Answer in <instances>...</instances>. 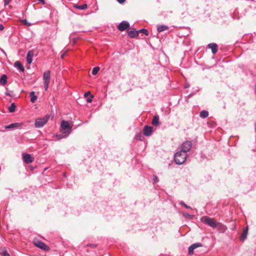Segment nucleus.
Here are the masks:
<instances>
[{
  "mask_svg": "<svg viewBox=\"0 0 256 256\" xmlns=\"http://www.w3.org/2000/svg\"><path fill=\"white\" fill-rule=\"evenodd\" d=\"M186 158L187 154L180 150L175 154L174 160L176 164H182L186 160Z\"/></svg>",
  "mask_w": 256,
  "mask_h": 256,
  "instance_id": "nucleus-1",
  "label": "nucleus"
},
{
  "mask_svg": "<svg viewBox=\"0 0 256 256\" xmlns=\"http://www.w3.org/2000/svg\"><path fill=\"white\" fill-rule=\"evenodd\" d=\"M50 118V116L47 115L44 118H37L34 123L35 127L40 128L43 127L48 122Z\"/></svg>",
  "mask_w": 256,
  "mask_h": 256,
  "instance_id": "nucleus-2",
  "label": "nucleus"
},
{
  "mask_svg": "<svg viewBox=\"0 0 256 256\" xmlns=\"http://www.w3.org/2000/svg\"><path fill=\"white\" fill-rule=\"evenodd\" d=\"M201 221L208 226L216 228L217 226V222L213 218L206 216H204L201 218Z\"/></svg>",
  "mask_w": 256,
  "mask_h": 256,
  "instance_id": "nucleus-3",
  "label": "nucleus"
},
{
  "mask_svg": "<svg viewBox=\"0 0 256 256\" xmlns=\"http://www.w3.org/2000/svg\"><path fill=\"white\" fill-rule=\"evenodd\" d=\"M50 70H46L44 73L43 79L44 80V88L45 90H46L48 89L50 82Z\"/></svg>",
  "mask_w": 256,
  "mask_h": 256,
  "instance_id": "nucleus-4",
  "label": "nucleus"
},
{
  "mask_svg": "<svg viewBox=\"0 0 256 256\" xmlns=\"http://www.w3.org/2000/svg\"><path fill=\"white\" fill-rule=\"evenodd\" d=\"M192 147V142L191 141L187 140L184 142L181 146L182 150L180 151H182L185 153L187 154V152H189Z\"/></svg>",
  "mask_w": 256,
  "mask_h": 256,
  "instance_id": "nucleus-5",
  "label": "nucleus"
},
{
  "mask_svg": "<svg viewBox=\"0 0 256 256\" xmlns=\"http://www.w3.org/2000/svg\"><path fill=\"white\" fill-rule=\"evenodd\" d=\"M61 128L64 130L63 134H69L71 132V126L67 121L62 120L61 122Z\"/></svg>",
  "mask_w": 256,
  "mask_h": 256,
  "instance_id": "nucleus-6",
  "label": "nucleus"
},
{
  "mask_svg": "<svg viewBox=\"0 0 256 256\" xmlns=\"http://www.w3.org/2000/svg\"><path fill=\"white\" fill-rule=\"evenodd\" d=\"M34 245L41 250L48 252L50 250L49 247L44 242L40 240H36L34 242Z\"/></svg>",
  "mask_w": 256,
  "mask_h": 256,
  "instance_id": "nucleus-7",
  "label": "nucleus"
},
{
  "mask_svg": "<svg viewBox=\"0 0 256 256\" xmlns=\"http://www.w3.org/2000/svg\"><path fill=\"white\" fill-rule=\"evenodd\" d=\"M130 27V24L127 21H122L119 24L118 28L119 30L122 32L128 29Z\"/></svg>",
  "mask_w": 256,
  "mask_h": 256,
  "instance_id": "nucleus-8",
  "label": "nucleus"
},
{
  "mask_svg": "<svg viewBox=\"0 0 256 256\" xmlns=\"http://www.w3.org/2000/svg\"><path fill=\"white\" fill-rule=\"evenodd\" d=\"M22 160L25 163L28 164L34 160V158L30 154H22Z\"/></svg>",
  "mask_w": 256,
  "mask_h": 256,
  "instance_id": "nucleus-9",
  "label": "nucleus"
},
{
  "mask_svg": "<svg viewBox=\"0 0 256 256\" xmlns=\"http://www.w3.org/2000/svg\"><path fill=\"white\" fill-rule=\"evenodd\" d=\"M153 128L152 126H145L144 128V135L146 136H150L152 133Z\"/></svg>",
  "mask_w": 256,
  "mask_h": 256,
  "instance_id": "nucleus-10",
  "label": "nucleus"
},
{
  "mask_svg": "<svg viewBox=\"0 0 256 256\" xmlns=\"http://www.w3.org/2000/svg\"><path fill=\"white\" fill-rule=\"evenodd\" d=\"M202 244L200 243H196L192 244L188 248V254H194V250L197 248L200 247Z\"/></svg>",
  "mask_w": 256,
  "mask_h": 256,
  "instance_id": "nucleus-11",
  "label": "nucleus"
},
{
  "mask_svg": "<svg viewBox=\"0 0 256 256\" xmlns=\"http://www.w3.org/2000/svg\"><path fill=\"white\" fill-rule=\"evenodd\" d=\"M22 125H23V124L22 123L15 122V123L11 124L9 125L6 126H5V128L6 129H10V128L14 129V128H18L22 126Z\"/></svg>",
  "mask_w": 256,
  "mask_h": 256,
  "instance_id": "nucleus-12",
  "label": "nucleus"
},
{
  "mask_svg": "<svg viewBox=\"0 0 256 256\" xmlns=\"http://www.w3.org/2000/svg\"><path fill=\"white\" fill-rule=\"evenodd\" d=\"M34 53L32 50H30L26 55V62L28 64H30L32 62V58Z\"/></svg>",
  "mask_w": 256,
  "mask_h": 256,
  "instance_id": "nucleus-13",
  "label": "nucleus"
},
{
  "mask_svg": "<svg viewBox=\"0 0 256 256\" xmlns=\"http://www.w3.org/2000/svg\"><path fill=\"white\" fill-rule=\"evenodd\" d=\"M8 82V76L6 74H2L0 78V84L5 86Z\"/></svg>",
  "mask_w": 256,
  "mask_h": 256,
  "instance_id": "nucleus-14",
  "label": "nucleus"
},
{
  "mask_svg": "<svg viewBox=\"0 0 256 256\" xmlns=\"http://www.w3.org/2000/svg\"><path fill=\"white\" fill-rule=\"evenodd\" d=\"M152 123L154 126H158L160 124L159 116L158 115H155L154 116Z\"/></svg>",
  "mask_w": 256,
  "mask_h": 256,
  "instance_id": "nucleus-15",
  "label": "nucleus"
},
{
  "mask_svg": "<svg viewBox=\"0 0 256 256\" xmlns=\"http://www.w3.org/2000/svg\"><path fill=\"white\" fill-rule=\"evenodd\" d=\"M128 36L131 38H134L138 36V31L135 30H130L128 31Z\"/></svg>",
  "mask_w": 256,
  "mask_h": 256,
  "instance_id": "nucleus-16",
  "label": "nucleus"
},
{
  "mask_svg": "<svg viewBox=\"0 0 256 256\" xmlns=\"http://www.w3.org/2000/svg\"><path fill=\"white\" fill-rule=\"evenodd\" d=\"M248 232V227L246 226L243 230V232L241 235L240 236V240L242 241H244L246 238L247 236Z\"/></svg>",
  "mask_w": 256,
  "mask_h": 256,
  "instance_id": "nucleus-17",
  "label": "nucleus"
},
{
  "mask_svg": "<svg viewBox=\"0 0 256 256\" xmlns=\"http://www.w3.org/2000/svg\"><path fill=\"white\" fill-rule=\"evenodd\" d=\"M14 66L15 68H18L20 71L22 72H24V67L22 66L20 62L19 61H16V62H15Z\"/></svg>",
  "mask_w": 256,
  "mask_h": 256,
  "instance_id": "nucleus-18",
  "label": "nucleus"
},
{
  "mask_svg": "<svg viewBox=\"0 0 256 256\" xmlns=\"http://www.w3.org/2000/svg\"><path fill=\"white\" fill-rule=\"evenodd\" d=\"M30 102L32 103H34L37 100V96H36L34 92H30Z\"/></svg>",
  "mask_w": 256,
  "mask_h": 256,
  "instance_id": "nucleus-19",
  "label": "nucleus"
},
{
  "mask_svg": "<svg viewBox=\"0 0 256 256\" xmlns=\"http://www.w3.org/2000/svg\"><path fill=\"white\" fill-rule=\"evenodd\" d=\"M168 29V27L165 25H160L158 26L157 30L158 32H162Z\"/></svg>",
  "mask_w": 256,
  "mask_h": 256,
  "instance_id": "nucleus-20",
  "label": "nucleus"
},
{
  "mask_svg": "<svg viewBox=\"0 0 256 256\" xmlns=\"http://www.w3.org/2000/svg\"><path fill=\"white\" fill-rule=\"evenodd\" d=\"M208 116V112L206 110H203L200 112V116L202 118H206Z\"/></svg>",
  "mask_w": 256,
  "mask_h": 256,
  "instance_id": "nucleus-21",
  "label": "nucleus"
},
{
  "mask_svg": "<svg viewBox=\"0 0 256 256\" xmlns=\"http://www.w3.org/2000/svg\"><path fill=\"white\" fill-rule=\"evenodd\" d=\"M74 7L77 9L79 10H85L87 8L88 5L87 4H85L82 5H77L76 4L74 6Z\"/></svg>",
  "mask_w": 256,
  "mask_h": 256,
  "instance_id": "nucleus-22",
  "label": "nucleus"
},
{
  "mask_svg": "<svg viewBox=\"0 0 256 256\" xmlns=\"http://www.w3.org/2000/svg\"><path fill=\"white\" fill-rule=\"evenodd\" d=\"M16 106L14 103H12L10 106L8 107V110L9 112H13L16 110Z\"/></svg>",
  "mask_w": 256,
  "mask_h": 256,
  "instance_id": "nucleus-23",
  "label": "nucleus"
},
{
  "mask_svg": "<svg viewBox=\"0 0 256 256\" xmlns=\"http://www.w3.org/2000/svg\"><path fill=\"white\" fill-rule=\"evenodd\" d=\"M137 31H138V34H139V33H142V34H144L146 36H148V34H149L148 30L146 29H145V28H142V29L139 30H138Z\"/></svg>",
  "mask_w": 256,
  "mask_h": 256,
  "instance_id": "nucleus-24",
  "label": "nucleus"
},
{
  "mask_svg": "<svg viewBox=\"0 0 256 256\" xmlns=\"http://www.w3.org/2000/svg\"><path fill=\"white\" fill-rule=\"evenodd\" d=\"M0 254L3 256H10L6 248H2L1 250Z\"/></svg>",
  "mask_w": 256,
  "mask_h": 256,
  "instance_id": "nucleus-25",
  "label": "nucleus"
},
{
  "mask_svg": "<svg viewBox=\"0 0 256 256\" xmlns=\"http://www.w3.org/2000/svg\"><path fill=\"white\" fill-rule=\"evenodd\" d=\"M99 70L100 68L98 66L94 67L92 70V74L93 75H96Z\"/></svg>",
  "mask_w": 256,
  "mask_h": 256,
  "instance_id": "nucleus-26",
  "label": "nucleus"
},
{
  "mask_svg": "<svg viewBox=\"0 0 256 256\" xmlns=\"http://www.w3.org/2000/svg\"><path fill=\"white\" fill-rule=\"evenodd\" d=\"M218 45L216 43H210L208 45L207 48H217Z\"/></svg>",
  "mask_w": 256,
  "mask_h": 256,
  "instance_id": "nucleus-27",
  "label": "nucleus"
},
{
  "mask_svg": "<svg viewBox=\"0 0 256 256\" xmlns=\"http://www.w3.org/2000/svg\"><path fill=\"white\" fill-rule=\"evenodd\" d=\"M66 135L64 136L62 134H57L56 136V137L58 139V140H60L62 138H66L68 136V134H65Z\"/></svg>",
  "mask_w": 256,
  "mask_h": 256,
  "instance_id": "nucleus-28",
  "label": "nucleus"
},
{
  "mask_svg": "<svg viewBox=\"0 0 256 256\" xmlns=\"http://www.w3.org/2000/svg\"><path fill=\"white\" fill-rule=\"evenodd\" d=\"M5 94L6 96H12V94H13V92L10 91V90H6V91Z\"/></svg>",
  "mask_w": 256,
  "mask_h": 256,
  "instance_id": "nucleus-29",
  "label": "nucleus"
},
{
  "mask_svg": "<svg viewBox=\"0 0 256 256\" xmlns=\"http://www.w3.org/2000/svg\"><path fill=\"white\" fill-rule=\"evenodd\" d=\"M180 204L182 206H183L184 208H188V209H191L192 208L188 206V205H186V204H184V202H182L180 203Z\"/></svg>",
  "mask_w": 256,
  "mask_h": 256,
  "instance_id": "nucleus-30",
  "label": "nucleus"
},
{
  "mask_svg": "<svg viewBox=\"0 0 256 256\" xmlns=\"http://www.w3.org/2000/svg\"><path fill=\"white\" fill-rule=\"evenodd\" d=\"M153 180L154 183H156L158 181V178L156 176H154L153 178Z\"/></svg>",
  "mask_w": 256,
  "mask_h": 256,
  "instance_id": "nucleus-31",
  "label": "nucleus"
},
{
  "mask_svg": "<svg viewBox=\"0 0 256 256\" xmlns=\"http://www.w3.org/2000/svg\"><path fill=\"white\" fill-rule=\"evenodd\" d=\"M94 98V96L91 95L87 99L88 102H92V99Z\"/></svg>",
  "mask_w": 256,
  "mask_h": 256,
  "instance_id": "nucleus-32",
  "label": "nucleus"
},
{
  "mask_svg": "<svg viewBox=\"0 0 256 256\" xmlns=\"http://www.w3.org/2000/svg\"><path fill=\"white\" fill-rule=\"evenodd\" d=\"M12 0H4L5 6L8 4Z\"/></svg>",
  "mask_w": 256,
  "mask_h": 256,
  "instance_id": "nucleus-33",
  "label": "nucleus"
},
{
  "mask_svg": "<svg viewBox=\"0 0 256 256\" xmlns=\"http://www.w3.org/2000/svg\"><path fill=\"white\" fill-rule=\"evenodd\" d=\"M22 22H24V23L25 24H26V25H27V26H30V23H29V22H28L26 21V20H22Z\"/></svg>",
  "mask_w": 256,
  "mask_h": 256,
  "instance_id": "nucleus-34",
  "label": "nucleus"
},
{
  "mask_svg": "<svg viewBox=\"0 0 256 256\" xmlns=\"http://www.w3.org/2000/svg\"><path fill=\"white\" fill-rule=\"evenodd\" d=\"M211 50H212V53L213 54H215L217 52L218 49H211Z\"/></svg>",
  "mask_w": 256,
  "mask_h": 256,
  "instance_id": "nucleus-35",
  "label": "nucleus"
},
{
  "mask_svg": "<svg viewBox=\"0 0 256 256\" xmlns=\"http://www.w3.org/2000/svg\"><path fill=\"white\" fill-rule=\"evenodd\" d=\"M4 26L2 24H0V30H1V31L3 30H4Z\"/></svg>",
  "mask_w": 256,
  "mask_h": 256,
  "instance_id": "nucleus-36",
  "label": "nucleus"
},
{
  "mask_svg": "<svg viewBox=\"0 0 256 256\" xmlns=\"http://www.w3.org/2000/svg\"><path fill=\"white\" fill-rule=\"evenodd\" d=\"M117 1L120 3V4H122L124 3L126 0H117Z\"/></svg>",
  "mask_w": 256,
  "mask_h": 256,
  "instance_id": "nucleus-37",
  "label": "nucleus"
},
{
  "mask_svg": "<svg viewBox=\"0 0 256 256\" xmlns=\"http://www.w3.org/2000/svg\"><path fill=\"white\" fill-rule=\"evenodd\" d=\"M66 52H63V53L62 54V55H61V56H60V57H61V58H64V56H65V54H66Z\"/></svg>",
  "mask_w": 256,
  "mask_h": 256,
  "instance_id": "nucleus-38",
  "label": "nucleus"
},
{
  "mask_svg": "<svg viewBox=\"0 0 256 256\" xmlns=\"http://www.w3.org/2000/svg\"><path fill=\"white\" fill-rule=\"evenodd\" d=\"M90 94V92H86V93H85V94H84V96L85 97H86V96H88V95Z\"/></svg>",
  "mask_w": 256,
  "mask_h": 256,
  "instance_id": "nucleus-39",
  "label": "nucleus"
},
{
  "mask_svg": "<svg viewBox=\"0 0 256 256\" xmlns=\"http://www.w3.org/2000/svg\"><path fill=\"white\" fill-rule=\"evenodd\" d=\"M88 246H94V245L92 244H88Z\"/></svg>",
  "mask_w": 256,
  "mask_h": 256,
  "instance_id": "nucleus-40",
  "label": "nucleus"
},
{
  "mask_svg": "<svg viewBox=\"0 0 256 256\" xmlns=\"http://www.w3.org/2000/svg\"><path fill=\"white\" fill-rule=\"evenodd\" d=\"M186 216H190L188 214L186 215Z\"/></svg>",
  "mask_w": 256,
  "mask_h": 256,
  "instance_id": "nucleus-41",
  "label": "nucleus"
},
{
  "mask_svg": "<svg viewBox=\"0 0 256 256\" xmlns=\"http://www.w3.org/2000/svg\"><path fill=\"white\" fill-rule=\"evenodd\" d=\"M255 90L256 91V86H255Z\"/></svg>",
  "mask_w": 256,
  "mask_h": 256,
  "instance_id": "nucleus-42",
  "label": "nucleus"
}]
</instances>
